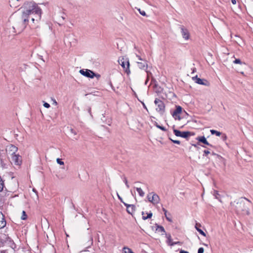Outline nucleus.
Wrapping results in <instances>:
<instances>
[{
  "label": "nucleus",
  "instance_id": "52",
  "mask_svg": "<svg viewBox=\"0 0 253 253\" xmlns=\"http://www.w3.org/2000/svg\"><path fill=\"white\" fill-rule=\"evenodd\" d=\"M238 72L240 73L241 74H244V72H240V71H238Z\"/></svg>",
  "mask_w": 253,
  "mask_h": 253
},
{
  "label": "nucleus",
  "instance_id": "2",
  "mask_svg": "<svg viewBox=\"0 0 253 253\" xmlns=\"http://www.w3.org/2000/svg\"><path fill=\"white\" fill-rule=\"evenodd\" d=\"M24 10L30 11L28 17L31 14H34V17H33L35 18L37 22L40 20L42 11L41 8L36 3L32 2L25 3L24 5Z\"/></svg>",
  "mask_w": 253,
  "mask_h": 253
},
{
  "label": "nucleus",
  "instance_id": "1",
  "mask_svg": "<svg viewBox=\"0 0 253 253\" xmlns=\"http://www.w3.org/2000/svg\"><path fill=\"white\" fill-rule=\"evenodd\" d=\"M29 10H23L22 16L10 17L12 21V27L15 30V32H21L26 27L28 22V14Z\"/></svg>",
  "mask_w": 253,
  "mask_h": 253
},
{
  "label": "nucleus",
  "instance_id": "47",
  "mask_svg": "<svg viewBox=\"0 0 253 253\" xmlns=\"http://www.w3.org/2000/svg\"><path fill=\"white\" fill-rule=\"evenodd\" d=\"M179 253H189V252H187V251L181 250V251H180Z\"/></svg>",
  "mask_w": 253,
  "mask_h": 253
},
{
  "label": "nucleus",
  "instance_id": "29",
  "mask_svg": "<svg viewBox=\"0 0 253 253\" xmlns=\"http://www.w3.org/2000/svg\"><path fill=\"white\" fill-rule=\"evenodd\" d=\"M169 139L173 143H175V144H180V141H179V140H173L171 138H169Z\"/></svg>",
  "mask_w": 253,
  "mask_h": 253
},
{
  "label": "nucleus",
  "instance_id": "49",
  "mask_svg": "<svg viewBox=\"0 0 253 253\" xmlns=\"http://www.w3.org/2000/svg\"><path fill=\"white\" fill-rule=\"evenodd\" d=\"M31 20L32 21V22H33V23H34V22H35V21H36V19H35V18H34V17H32V18H31Z\"/></svg>",
  "mask_w": 253,
  "mask_h": 253
},
{
  "label": "nucleus",
  "instance_id": "25",
  "mask_svg": "<svg viewBox=\"0 0 253 253\" xmlns=\"http://www.w3.org/2000/svg\"><path fill=\"white\" fill-rule=\"evenodd\" d=\"M123 250L125 253H134L131 249L127 247H124Z\"/></svg>",
  "mask_w": 253,
  "mask_h": 253
},
{
  "label": "nucleus",
  "instance_id": "22",
  "mask_svg": "<svg viewBox=\"0 0 253 253\" xmlns=\"http://www.w3.org/2000/svg\"><path fill=\"white\" fill-rule=\"evenodd\" d=\"M210 131L211 134H215L217 136H219L221 134L220 132L214 129H211Z\"/></svg>",
  "mask_w": 253,
  "mask_h": 253
},
{
  "label": "nucleus",
  "instance_id": "42",
  "mask_svg": "<svg viewBox=\"0 0 253 253\" xmlns=\"http://www.w3.org/2000/svg\"><path fill=\"white\" fill-rule=\"evenodd\" d=\"M109 85L111 86L112 88L114 90H115L114 87L113 86V84H112V82H111V81H110L109 82Z\"/></svg>",
  "mask_w": 253,
  "mask_h": 253
},
{
  "label": "nucleus",
  "instance_id": "9",
  "mask_svg": "<svg viewBox=\"0 0 253 253\" xmlns=\"http://www.w3.org/2000/svg\"><path fill=\"white\" fill-rule=\"evenodd\" d=\"M181 33L183 39L188 40L190 37V34L188 30L183 26L180 27Z\"/></svg>",
  "mask_w": 253,
  "mask_h": 253
},
{
  "label": "nucleus",
  "instance_id": "30",
  "mask_svg": "<svg viewBox=\"0 0 253 253\" xmlns=\"http://www.w3.org/2000/svg\"><path fill=\"white\" fill-rule=\"evenodd\" d=\"M138 11L141 15L142 16H146V12L144 10H141L140 9H138Z\"/></svg>",
  "mask_w": 253,
  "mask_h": 253
},
{
  "label": "nucleus",
  "instance_id": "15",
  "mask_svg": "<svg viewBox=\"0 0 253 253\" xmlns=\"http://www.w3.org/2000/svg\"><path fill=\"white\" fill-rule=\"evenodd\" d=\"M6 224V222L3 214L0 212V229L3 228Z\"/></svg>",
  "mask_w": 253,
  "mask_h": 253
},
{
  "label": "nucleus",
  "instance_id": "24",
  "mask_svg": "<svg viewBox=\"0 0 253 253\" xmlns=\"http://www.w3.org/2000/svg\"><path fill=\"white\" fill-rule=\"evenodd\" d=\"M155 125L157 128L160 129L161 130L164 131H167V129L164 126H160L158 124V123L157 122H155Z\"/></svg>",
  "mask_w": 253,
  "mask_h": 253
},
{
  "label": "nucleus",
  "instance_id": "43",
  "mask_svg": "<svg viewBox=\"0 0 253 253\" xmlns=\"http://www.w3.org/2000/svg\"><path fill=\"white\" fill-rule=\"evenodd\" d=\"M162 210L164 212L165 215H167V213H168V211L166 209H165L164 208H162Z\"/></svg>",
  "mask_w": 253,
  "mask_h": 253
},
{
  "label": "nucleus",
  "instance_id": "5",
  "mask_svg": "<svg viewBox=\"0 0 253 253\" xmlns=\"http://www.w3.org/2000/svg\"><path fill=\"white\" fill-rule=\"evenodd\" d=\"M173 133L176 136L181 137L186 139L188 138L189 136L192 135V133L190 131H181L176 129H173Z\"/></svg>",
  "mask_w": 253,
  "mask_h": 253
},
{
  "label": "nucleus",
  "instance_id": "37",
  "mask_svg": "<svg viewBox=\"0 0 253 253\" xmlns=\"http://www.w3.org/2000/svg\"><path fill=\"white\" fill-rule=\"evenodd\" d=\"M204 252V249L203 248H200L198 250V253H203Z\"/></svg>",
  "mask_w": 253,
  "mask_h": 253
},
{
  "label": "nucleus",
  "instance_id": "53",
  "mask_svg": "<svg viewBox=\"0 0 253 253\" xmlns=\"http://www.w3.org/2000/svg\"><path fill=\"white\" fill-rule=\"evenodd\" d=\"M61 18H62L63 20H64V19H65V18H64L63 16H61Z\"/></svg>",
  "mask_w": 253,
  "mask_h": 253
},
{
  "label": "nucleus",
  "instance_id": "8",
  "mask_svg": "<svg viewBox=\"0 0 253 253\" xmlns=\"http://www.w3.org/2000/svg\"><path fill=\"white\" fill-rule=\"evenodd\" d=\"M182 110V108L181 106H176V109L172 113V116H173V118H175V119H178V120H180L181 119L179 114L181 113Z\"/></svg>",
  "mask_w": 253,
  "mask_h": 253
},
{
  "label": "nucleus",
  "instance_id": "6",
  "mask_svg": "<svg viewBox=\"0 0 253 253\" xmlns=\"http://www.w3.org/2000/svg\"><path fill=\"white\" fill-rule=\"evenodd\" d=\"M154 103L157 106L156 111L158 112L163 113L165 112V105L163 101L160 100L159 99L156 98L154 101Z\"/></svg>",
  "mask_w": 253,
  "mask_h": 253
},
{
  "label": "nucleus",
  "instance_id": "4",
  "mask_svg": "<svg viewBox=\"0 0 253 253\" xmlns=\"http://www.w3.org/2000/svg\"><path fill=\"white\" fill-rule=\"evenodd\" d=\"M80 73L84 77L89 78L91 79L93 78L94 77H100V75L96 74L94 72L89 69H81L79 71Z\"/></svg>",
  "mask_w": 253,
  "mask_h": 253
},
{
  "label": "nucleus",
  "instance_id": "7",
  "mask_svg": "<svg viewBox=\"0 0 253 253\" xmlns=\"http://www.w3.org/2000/svg\"><path fill=\"white\" fill-rule=\"evenodd\" d=\"M193 80L197 84L204 85L206 86H209L210 85V82L204 79H200L198 78V76H196L192 78Z\"/></svg>",
  "mask_w": 253,
  "mask_h": 253
},
{
  "label": "nucleus",
  "instance_id": "48",
  "mask_svg": "<svg viewBox=\"0 0 253 253\" xmlns=\"http://www.w3.org/2000/svg\"><path fill=\"white\" fill-rule=\"evenodd\" d=\"M199 145H200V143L198 142L197 144H193V146H194L195 147L197 148V147H198L197 146Z\"/></svg>",
  "mask_w": 253,
  "mask_h": 253
},
{
  "label": "nucleus",
  "instance_id": "50",
  "mask_svg": "<svg viewBox=\"0 0 253 253\" xmlns=\"http://www.w3.org/2000/svg\"><path fill=\"white\" fill-rule=\"evenodd\" d=\"M33 192H35L36 193H38V192H37V190H36L35 188H33Z\"/></svg>",
  "mask_w": 253,
  "mask_h": 253
},
{
  "label": "nucleus",
  "instance_id": "3",
  "mask_svg": "<svg viewBox=\"0 0 253 253\" xmlns=\"http://www.w3.org/2000/svg\"><path fill=\"white\" fill-rule=\"evenodd\" d=\"M119 63L121 65L122 68L124 69L125 72L127 75L130 73L129 69V60L127 58L122 57L118 60Z\"/></svg>",
  "mask_w": 253,
  "mask_h": 253
},
{
  "label": "nucleus",
  "instance_id": "14",
  "mask_svg": "<svg viewBox=\"0 0 253 253\" xmlns=\"http://www.w3.org/2000/svg\"><path fill=\"white\" fill-rule=\"evenodd\" d=\"M12 160L17 165H20L21 163V157L18 155H13L12 157Z\"/></svg>",
  "mask_w": 253,
  "mask_h": 253
},
{
  "label": "nucleus",
  "instance_id": "33",
  "mask_svg": "<svg viewBox=\"0 0 253 253\" xmlns=\"http://www.w3.org/2000/svg\"><path fill=\"white\" fill-rule=\"evenodd\" d=\"M227 137L225 134H223L221 136V139L223 141L226 140Z\"/></svg>",
  "mask_w": 253,
  "mask_h": 253
},
{
  "label": "nucleus",
  "instance_id": "39",
  "mask_svg": "<svg viewBox=\"0 0 253 253\" xmlns=\"http://www.w3.org/2000/svg\"><path fill=\"white\" fill-rule=\"evenodd\" d=\"M70 131L72 133L74 134V135H76L77 134V132L76 131V130H75L73 128H71L70 129Z\"/></svg>",
  "mask_w": 253,
  "mask_h": 253
},
{
  "label": "nucleus",
  "instance_id": "32",
  "mask_svg": "<svg viewBox=\"0 0 253 253\" xmlns=\"http://www.w3.org/2000/svg\"><path fill=\"white\" fill-rule=\"evenodd\" d=\"M124 181L125 183V184H126V186L127 187V188H128L129 187V185L128 184L127 180L126 178V177H125L124 178Z\"/></svg>",
  "mask_w": 253,
  "mask_h": 253
},
{
  "label": "nucleus",
  "instance_id": "11",
  "mask_svg": "<svg viewBox=\"0 0 253 253\" xmlns=\"http://www.w3.org/2000/svg\"><path fill=\"white\" fill-rule=\"evenodd\" d=\"M152 199H151V203L153 205L158 204L160 200L159 196L154 192H152Z\"/></svg>",
  "mask_w": 253,
  "mask_h": 253
},
{
  "label": "nucleus",
  "instance_id": "27",
  "mask_svg": "<svg viewBox=\"0 0 253 253\" xmlns=\"http://www.w3.org/2000/svg\"><path fill=\"white\" fill-rule=\"evenodd\" d=\"M27 214L26 213V212L24 211H22V215L21 216V218L22 220H26L27 219Z\"/></svg>",
  "mask_w": 253,
  "mask_h": 253
},
{
  "label": "nucleus",
  "instance_id": "10",
  "mask_svg": "<svg viewBox=\"0 0 253 253\" xmlns=\"http://www.w3.org/2000/svg\"><path fill=\"white\" fill-rule=\"evenodd\" d=\"M124 205L126 207V211L127 212L131 215L134 212L135 207L133 205H129L127 204L126 203H123Z\"/></svg>",
  "mask_w": 253,
  "mask_h": 253
},
{
  "label": "nucleus",
  "instance_id": "35",
  "mask_svg": "<svg viewBox=\"0 0 253 253\" xmlns=\"http://www.w3.org/2000/svg\"><path fill=\"white\" fill-rule=\"evenodd\" d=\"M152 193H149V194H148L147 195V199L148 200V201L151 203V199H152Z\"/></svg>",
  "mask_w": 253,
  "mask_h": 253
},
{
  "label": "nucleus",
  "instance_id": "13",
  "mask_svg": "<svg viewBox=\"0 0 253 253\" xmlns=\"http://www.w3.org/2000/svg\"><path fill=\"white\" fill-rule=\"evenodd\" d=\"M196 140H197L199 143L201 142L207 145L213 147L211 144L208 142L206 138L204 136H198L196 138Z\"/></svg>",
  "mask_w": 253,
  "mask_h": 253
},
{
  "label": "nucleus",
  "instance_id": "46",
  "mask_svg": "<svg viewBox=\"0 0 253 253\" xmlns=\"http://www.w3.org/2000/svg\"><path fill=\"white\" fill-rule=\"evenodd\" d=\"M231 2L233 4H236V0H231Z\"/></svg>",
  "mask_w": 253,
  "mask_h": 253
},
{
  "label": "nucleus",
  "instance_id": "17",
  "mask_svg": "<svg viewBox=\"0 0 253 253\" xmlns=\"http://www.w3.org/2000/svg\"><path fill=\"white\" fill-rule=\"evenodd\" d=\"M156 225L157 226L156 230H158L159 232H162V235H163L164 234H166L165 229L164 228V227H163L162 226H161V225H159L158 224H156Z\"/></svg>",
  "mask_w": 253,
  "mask_h": 253
},
{
  "label": "nucleus",
  "instance_id": "18",
  "mask_svg": "<svg viewBox=\"0 0 253 253\" xmlns=\"http://www.w3.org/2000/svg\"><path fill=\"white\" fill-rule=\"evenodd\" d=\"M233 63L234 64H240L241 66H246V64L244 62H242L240 59L239 58H237V59H235L233 61Z\"/></svg>",
  "mask_w": 253,
  "mask_h": 253
},
{
  "label": "nucleus",
  "instance_id": "34",
  "mask_svg": "<svg viewBox=\"0 0 253 253\" xmlns=\"http://www.w3.org/2000/svg\"><path fill=\"white\" fill-rule=\"evenodd\" d=\"M147 215L146 216V217H145V218H148V219L151 218V217L152 216V215H153L151 211H150V212H149V213H147Z\"/></svg>",
  "mask_w": 253,
  "mask_h": 253
},
{
  "label": "nucleus",
  "instance_id": "51",
  "mask_svg": "<svg viewBox=\"0 0 253 253\" xmlns=\"http://www.w3.org/2000/svg\"><path fill=\"white\" fill-rule=\"evenodd\" d=\"M203 245L206 246V247H208V244H205V243H203Z\"/></svg>",
  "mask_w": 253,
  "mask_h": 253
},
{
  "label": "nucleus",
  "instance_id": "36",
  "mask_svg": "<svg viewBox=\"0 0 253 253\" xmlns=\"http://www.w3.org/2000/svg\"><path fill=\"white\" fill-rule=\"evenodd\" d=\"M210 154H211L212 156H216L217 157H218V158H219V157L221 158V157L220 155L216 154L215 153H214L213 151H212V152L211 151V153Z\"/></svg>",
  "mask_w": 253,
  "mask_h": 253
},
{
  "label": "nucleus",
  "instance_id": "23",
  "mask_svg": "<svg viewBox=\"0 0 253 253\" xmlns=\"http://www.w3.org/2000/svg\"><path fill=\"white\" fill-rule=\"evenodd\" d=\"M213 195L215 197V198L217 199H218L219 201H220V195L218 193V192L216 190H214L213 192Z\"/></svg>",
  "mask_w": 253,
  "mask_h": 253
},
{
  "label": "nucleus",
  "instance_id": "41",
  "mask_svg": "<svg viewBox=\"0 0 253 253\" xmlns=\"http://www.w3.org/2000/svg\"><path fill=\"white\" fill-rule=\"evenodd\" d=\"M136 56L138 57V58L139 60L142 61L143 60H145L144 58H142L141 56H140L139 55L136 54Z\"/></svg>",
  "mask_w": 253,
  "mask_h": 253
},
{
  "label": "nucleus",
  "instance_id": "38",
  "mask_svg": "<svg viewBox=\"0 0 253 253\" xmlns=\"http://www.w3.org/2000/svg\"><path fill=\"white\" fill-rule=\"evenodd\" d=\"M43 106L46 108H48L50 107V105L49 103H47V102H44L43 103Z\"/></svg>",
  "mask_w": 253,
  "mask_h": 253
},
{
  "label": "nucleus",
  "instance_id": "20",
  "mask_svg": "<svg viewBox=\"0 0 253 253\" xmlns=\"http://www.w3.org/2000/svg\"><path fill=\"white\" fill-rule=\"evenodd\" d=\"M136 190L140 197H143L144 196L145 193L141 188L137 187L136 188Z\"/></svg>",
  "mask_w": 253,
  "mask_h": 253
},
{
  "label": "nucleus",
  "instance_id": "16",
  "mask_svg": "<svg viewBox=\"0 0 253 253\" xmlns=\"http://www.w3.org/2000/svg\"><path fill=\"white\" fill-rule=\"evenodd\" d=\"M201 226V225L200 223H196V224H195V227L196 229L199 232V233L200 234H201L203 236L206 237V233L202 230H201L200 228V227Z\"/></svg>",
  "mask_w": 253,
  "mask_h": 253
},
{
  "label": "nucleus",
  "instance_id": "40",
  "mask_svg": "<svg viewBox=\"0 0 253 253\" xmlns=\"http://www.w3.org/2000/svg\"><path fill=\"white\" fill-rule=\"evenodd\" d=\"M177 244H180V242H172L170 244V246H174L175 245H177Z\"/></svg>",
  "mask_w": 253,
  "mask_h": 253
},
{
  "label": "nucleus",
  "instance_id": "19",
  "mask_svg": "<svg viewBox=\"0 0 253 253\" xmlns=\"http://www.w3.org/2000/svg\"><path fill=\"white\" fill-rule=\"evenodd\" d=\"M166 237L167 238V244L169 246H170V244H171V243L173 242H172V239H171V237L170 234H166Z\"/></svg>",
  "mask_w": 253,
  "mask_h": 253
},
{
  "label": "nucleus",
  "instance_id": "21",
  "mask_svg": "<svg viewBox=\"0 0 253 253\" xmlns=\"http://www.w3.org/2000/svg\"><path fill=\"white\" fill-rule=\"evenodd\" d=\"M203 152H204V154L203 155V157H206L207 158L209 159V158L208 157V155L211 153V151H210V150L209 149H208L207 150H205L203 151Z\"/></svg>",
  "mask_w": 253,
  "mask_h": 253
},
{
  "label": "nucleus",
  "instance_id": "31",
  "mask_svg": "<svg viewBox=\"0 0 253 253\" xmlns=\"http://www.w3.org/2000/svg\"><path fill=\"white\" fill-rule=\"evenodd\" d=\"M56 161H57V163L60 165H64V162L63 161H62L59 158H57L56 160Z\"/></svg>",
  "mask_w": 253,
  "mask_h": 253
},
{
  "label": "nucleus",
  "instance_id": "45",
  "mask_svg": "<svg viewBox=\"0 0 253 253\" xmlns=\"http://www.w3.org/2000/svg\"><path fill=\"white\" fill-rule=\"evenodd\" d=\"M118 198L120 200V201L122 202V203H124L123 201V199L119 195V194H118Z\"/></svg>",
  "mask_w": 253,
  "mask_h": 253
},
{
  "label": "nucleus",
  "instance_id": "44",
  "mask_svg": "<svg viewBox=\"0 0 253 253\" xmlns=\"http://www.w3.org/2000/svg\"><path fill=\"white\" fill-rule=\"evenodd\" d=\"M144 211H142V215H143V216H142V219H143V220L147 219L148 218H145V217H146V216H144Z\"/></svg>",
  "mask_w": 253,
  "mask_h": 253
},
{
  "label": "nucleus",
  "instance_id": "26",
  "mask_svg": "<svg viewBox=\"0 0 253 253\" xmlns=\"http://www.w3.org/2000/svg\"><path fill=\"white\" fill-rule=\"evenodd\" d=\"M4 187V182L0 176V192L2 191Z\"/></svg>",
  "mask_w": 253,
  "mask_h": 253
},
{
  "label": "nucleus",
  "instance_id": "55",
  "mask_svg": "<svg viewBox=\"0 0 253 253\" xmlns=\"http://www.w3.org/2000/svg\"><path fill=\"white\" fill-rule=\"evenodd\" d=\"M147 81H148V80H147V81H146V82H145V84H147Z\"/></svg>",
  "mask_w": 253,
  "mask_h": 253
},
{
  "label": "nucleus",
  "instance_id": "12",
  "mask_svg": "<svg viewBox=\"0 0 253 253\" xmlns=\"http://www.w3.org/2000/svg\"><path fill=\"white\" fill-rule=\"evenodd\" d=\"M142 62H137L138 67L141 70H146L148 68L147 62L146 60H142Z\"/></svg>",
  "mask_w": 253,
  "mask_h": 253
},
{
  "label": "nucleus",
  "instance_id": "54",
  "mask_svg": "<svg viewBox=\"0 0 253 253\" xmlns=\"http://www.w3.org/2000/svg\"><path fill=\"white\" fill-rule=\"evenodd\" d=\"M108 125H110V121H109V122H108Z\"/></svg>",
  "mask_w": 253,
  "mask_h": 253
},
{
  "label": "nucleus",
  "instance_id": "56",
  "mask_svg": "<svg viewBox=\"0 0 253 253\" xmlns=\"http://www.w3.org/2000/svg\"><path fill=\"white\" fill-rule=\"evenodd\" d=\"M203 147L206 148V147L205 146H202Z\"/></svg>",
  "mask_w": 253,
  "mask_h": 253
},
{
  "label": "nucleus",
  "instance_id": "28",
  "mask_svg": "<svg viewBox=\"0 0 253 253\" xmlns=\"http://www.w3.org/2000/svg\"><path fill=\"white\" fill-rule=\"evenodd\" d=\"M165 217L167 220H168L169 222H172V219L170 217V214L169 213L168 214V213H167V215H165Z\"/></svg>",
  "mask_w": 253,
  "mask_h": 253
}]
</instances>
